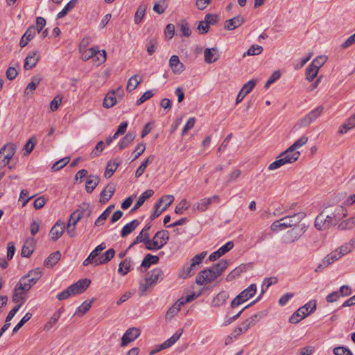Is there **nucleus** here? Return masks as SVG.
<instances>
[{"mask_svg": "<svg viewBox=\"0 0 355 355\" xmlns=\"http://www.w3.org/2000/svg\"><path fill=\"white\" fill-rule=\"evenodd\" d=\"M158 42L155 38H150L146 44L148 54L152 55L157 48Z\"/></svg>", "mask_w": 355, "mask_h": 355, "instance_id": "49530a36", "label": "nucleus"}, {"mask_svg": "<svg viewBox=\"0 0 355 355\" xmlns=\"http://www.w3.org/2000/svg\"><path fill=\"white\" fill-rule=\"evenodd\" d=\"M31 317L32 314L31 313H26L25 315L17 323V324L14 327L12 330L13 334L17 333L20 329V328L31 318Z\"/></svg>", "mask_w": 355, "mask_h": 355, "instance_id": "4d7b16f0", "label": "nucleus"}, {"mask_svg": "<svg viewBox=\"0 0 355 355\" xmlns=\"http://www.w3.org/2000/svg\"><path fill=\"white\" fill-rule=\"evenodd\" d=\"M319 69L309 64L306 69V76L309 81H312L316 77Z\"/></svg>", "mask_w": 355, "mask_h": 355, "instance_id": "3c124183", "label": "nucleus"}, {"mask_svg": "<svg viewBox=\"0 0 355 355\" xmlns=\"http://www.w3.org/2000/svg\"><path fill=\"white\" fill-rule=\"evenodd\" d=\"M66 228L65 223L58 220L53 226L49 232L51 239L53 241H57L63 234Z\"/></svg>", "mask_w": 355, "mask_h": 355, "instance_id": "9b49d317", "label": "nucleus"}, {"mask_svg": "<svg viewBox=\"0 0 355 355\" xmlns=\"http://www.w3.org/2000/svg\"><path fill=\"white\" fill-rule=\"evenodd\" d=\"M141 82V78L139 75H134L128 81L127 90L130 92L133 91Z\"/></svg>", "mask_w": 355, "mask_h": 355, "instance_id": "e433bc0d", "label": "nucleus"}, {"mask_svg": "<svg viewBox=\"0 0 355 355\" xmlns=\"http://www.w3.org/2000/svg\"><path fill=\"white\" fill-rule=\"evenodd\" d=\"M140 330L136 327L129 328L121 338V347H125L140 336Z\"/></svg>", "mask_w": 355, "mask_h": 355, "instance_id": "1a4fd4ad", "label": "nucleus"}, {"mask_svg": "<svg viewBox=\"0 0 355 355\" xmlns=\"http://www.w3.org/2000/svg\"><path fill=\"white\" fill-rule=\"evenodd\" d=\"M316 301L311 300L304 306L298 309L289 318V322L297 324L316 309Z\"/></svg>", "mask_w": 355, "mask_h": 355, "instance_id": "7ed1b4c3", "label": "nucleus"}, {"mask_svg": "<svg viewBox=\"0 0 355 355\" xmlns=\"http://www.w3.org/2000/svg\"><path fill=\"white\" fill-rule=\"evenodd\" d=\"M118 166V162H116L115 160H110L107 164V166L104 173L105 178H110L116 171Z\"/></svg>", "mask_w": 355, "mask_h": 355, "instance_id": "72a5a7b5", "label": "nucleus"}, {"mask_svg": "<svg viewBox=\"0 0 355 355\" xmlns=\"http://www.w3.org/2000/svg\"><path fill=\"white\" fill-rule=\"evenodd\" d=\"M325 214H329L338 223L341 219L347 216V210L340 205L328 206L324 209Z\"/></svg>", "mask_w": 355, "mask_h": 355, "instance_id": "6e6552de", "label": "nucleus"}, {"mask_svg": "<svg viewBox=\"0 0 355 355\" xmlns=\"http://www.w3.org/2000/svg\"><path fill=\"white\" fill-rule=\"evenodd\" d=\"M257 80H250L248 81L243 87L241 88V91L245 93L246 94H249L256 85Z\"/></svg>", "mask_w": 355, "mask_h": 355, "instance_id": "0e129e2a", "label": "nucleus"}, {"mask_svg": "<svg viewBox=\"0 0 355 355\" xmlns=\"http://www.w3.org/2000/svg\"><path fill=\"white\" fill-rule=\"evenodd\" d=\"M115 192V185L113 183L108 184L100 193L99 202L102 204L107 202Z\"/></svg>", "mask_w": 355, "mask_h": 355, "instance_id": "f8f14e48", "label": "nucleus"}, {"mask_svg": "<svg viewBox=\"0 0 355 355\" xmlns=\"http://www.w3.org/2000/svg\"><path fill=\"white\" fill-rule=\"evenodd\" d=\"M333 352L335 355H353L352 352L345 347H336Z\"/></svg>", "mask_w": 355, "mask_h": 355, "instance_id": "774afa93", "label": "nucleus"}, {"mask_svg": "<svg viewBox=\"0 0 355 355\" xmlns=\"http://www.w3.org/2000/svg\"><path fill=\"white\" fill-rule=\"evenodd\" d=\"M82 218L83 211H80L79 210V209H77L70 215L68 223H71V224H74V225H76L78 222Z\"/></svg>", "mask_w": 355, "mask_h": 355, "instance_id": "8fccbe9b", "label": "nucleus"}, {"mask_svg": "<svg viewBox=\"0 0 355 355\" xmlns=\"http://www.w3.org/2000/svg\"><path fill=\"white\" fill-rule=\"evenodd\" d=\"M178 27L180 28V31L182 33V35L185 37H189L191 34V31L189 28V24L187 22L185 19L181 20L178 24Z\"/></svg>", "mask_w": 355, "mask_h": 355, "instance_id": "c03bdc74", "label": "nucleus"}, {"mask_svg": "<svg viewBox=\"0 0 355 355\" xmlns=\"http://www.w3.org/2000/svg\"><path fill=\"white\" fill-rule=\"evenodd\" d=\"M306 216L305 213L298 212L291 216H286L282 218L273 222L270 226L272 231H277L288 227H292L299 224L302 220Z\"/></svg>", "mask_w": 355, "mask_h": 355, "instance_id": "f03ea898", "label": "nucleus"}, {"mask_svg": "<svg viewBox=\"0 0 355 355\" xmlns=\"http://www.w3.org/2000/svg\"><path fill=\"white\" fill-rule=\"evenodd\" d=\"M24 292L21 291L20 289H17V285L15 286L13 291L12 295V302L15 303L18 302L19 300H21V304L25 302L26 298L23 297V294Z\"/></svg>", "mask_w": 355, "mask_h": 355, "instance_id": "5fc2aeb1", "label": "nucleus"}, {"mask_svg": "<svg viewBox=\"0 0 355 355\" xmlns=\"http://www.w3.org/2000/svg\"><path fill=\"white\" fill-rule=\"evenodd\" d=\"M117 103L116 96H114V92H109L105 97L103 105L105 108H110L116 105Z\"/></svg>", "mask_w": 355, "mask_h": 355, "instance_id": "f704fd0d", "label": "nucleus"}, {"mask_svg": "<svg viewBox=\"0 0 355 355\" xmlns=\"http://www.w3.org/2000/svg\"><path fill=\"white\" fill-rule=\"evenodd\" d=\"M308 139H309V138L306 136L301 137L299 139H297L296 141H295V143L288 148V152L296 151V150L297 148H299L302 147V146H304V144H306L308 141Z\"/></svg>", "mask_w": 355, "mask_h": 355, "instance_id": "a18cd8bd", "label": "nucleus"}, {"mask_svg": "<svg viewBox=\"0 0 355 355\" xmlns=\"http://www.w3.org/2000/svg\"><path fill=\"white\" fill-rule=\"evenodd\" d=\"M114 208V205H110L105 209V210L100 215V216L96 220L94 225L96 226H100L103 224V221L105 220L109 216L111 211Z\"/></svg>", "mask_w": 355, "mask_h": 355, "instance_id": "a19ab883", "label": "nucleus"}, {"mask_svg": "<svg viewBox=\"0 0 355 355\" xmlns=\"http://www.w3.org/2000/svg\"><path fill=\"white\" fill-rule=\"evenodd\" d=\"M132 269L131 266V258H127L119 263L118 272L122 276H124Z\"/></svg>", "mask_w": 355, "mask_h": 355, "instance_id": "cd10ccee", "label": "nucleus"}, {"mask_svg": "<svg viewBox=\"0 0 355 355\" xmlns=\"http://www.w3.org/2000/svg\"><path fill=\"white\" fill-rule=\"evenodd\" d=\"M213 51L216 52L217 49L216 48H212V49H206L204 52V56H205V61L206 63L211 64L215 62L218 59L219 55H216L215 53H213Z\"/></svg>", "mask_w": 355, "mask_h": 355, "instance_id": "c756f323", "label": "nucleus"}, {"mask_svg": "<svg viewBox=\"0 0 355 355\" xmlns=\"http://www.w3.org/2000/svg\"><path fill=\"white\" fill-rule=\"evenodd\" d=\"M159 258L158 256L148 254L145 256L141 262V266L144 268H149L151 264H156L159 262Z\"/></svg>", "mask_w": 355, "mask_h": 355, "instance_id": "c9c22d12", "label": "nucleus"}, {"mask_svg": "<svg viewBox=\"0 0 355 355\" xmlns=\"http://www.w3.org/2000/svg\"><path fill=\"white\" fill-rule=\"evenodd\" d=\"M245 22L243 17L241 15L236 16L225 21L224 28L229 31H232L241 26Z\"/></svg>", "mask_w": 355, "mask_h": 355, "instance_id": "f3484780", "label": "nucleus"}, {"mask_svg": "<svg viewBox=\"0 0 355 355\" xmlns=\"http://www.w3.org/2000/svg\"><path fill=\"white\" fill-rule=\"evenodd\" d=\"M287 151H288V148L279 155L280 157H282V158H284V157H286V159L289 158V159H291V158L295 159H291L290 162H288V163H293L294 162L297 160V159L299 158L300 155L299 151H290V152H287Z\"/></svg>", "mask_w": 355, "mask_h": 355, "instance_id": "37998d69", "label": "nucleus"}, {"mask_svg": "<svg viewBox=\"0 0 355 355\" xmlns=\"http://www.w3.org/2000/svg\"><path fill=\"white\" fill-rule=\"evenodd\" d=\"M234 247V243L232 241H228L224 245L220 247L218 250L212 252L209 257L211 261H214L224 255L226 252H229Z\"/></svg>", "mask_w": 355, "mask_h": 355, "instance_id": "ddd939ff", "label": "nucleus"}, {"mask_svg": "<svg viewBox=\"0 0 355 355\" xmlns=\"http://www.w3.org/2000/svg\"><path fill=\"white\" fill-rule=\"evenodd\" d=\"M219 16L216 14H207L205 17V22L209 25L216 24L218 21Z\"/></svg>", "mask_w": 355, "mask_h": 355, "instance_id": "338daca9", "label": "nucleus"}, {"mask_svg": "<svg viewBox=\"0 0 355 355\" xmlns=\"http://www.w3.org/2000/svg\"><path fill=\"white\" fill-rule=\"evenodd\" d=\"M36 283L37 282H35L33 278L24 275L20 278L19 282L17 284V289H20L21 291L26 293L31 289L32 286Z\"/></svg>", "mask_w": 355, "mask_h": 355, "instance_id": "4468645a", "label": "nucleus"}, {"mask_svg": "<svg viewBox=\"0 0 355 355\" xmlns=\"http://www.w3.org/2000/svg\"><path fill=\"white\" fill-rule=\"evenodd\" d=\"M35 249V241L33 239H28L25 241L22 249L21 256L23 257H29Z\"/></svg>", "mask_w": 355, "mask_h": 355, "instance_id": "aec40b11", "label": "nucleus"}, {"mask_svg": "<svg viewBox=\"0 0 355 355\" xmlns=\"http://www.w3.org/2000/svg\"><path fill=\"white\" fill-rule=\"evenodd\" d=\"M35 34H36L35 26L33 25L29 26L21 37L20 42H19V46L21 48H24L26 46H27L28 42L34 38Z\"/></svg>", "mask_w": 355, "mask_h": 355, "instance_id": "a211bd4d", "label": "nucleus"}, {"mask_svg": "<svg viewBox=\"0 0 355 355\" xmlns=\"http://www.w3.org/2000/svg\"><path fill=\"white\" fill-rule=\"evenodd\" d=\"M150 227L151 225L150 223L146 224L132 243L128 247V249L139 243H144L146 248L151 251H155L162 248L169 240L168 232L164 230L157 231L153 239H150L148 234Z\"/></svg>", "mask_w": 355, "mask_h": 355, "instance_id": "f257e3e1", "label": "nucleus"}, {"mask_svg": "<svg viewBox=\"0 0 355 355\" xmlns=\"http://www.w3.org/2000/svg\"><path fill=\"white\" fill-rule=\"evenodd\" d=\"M181 305L180 303L179 304L175 303L170 307L166 313V318L171 319L173 317L180 311Z\"/></svg>", "mask_w": 355, "mask_h": 355, "instance_id": "bf43d9fd", "label": "nucleus"}, {"mask_svg": "<svg viewBox=\"0 0 355 355\" xmlns=\"http://www.w3.org/2000/svg\"><path fill=\"white\" fill-rule=\"evenodd\" d=\"M78 0H71L67 3L63 9L57 15L58 19L65 17L70 11H71L77 5Z\"/></svg>", "mask_w": 355, "mask_h": 355, "instance_id": "2f4dec72", "label": "nucleus"}, {"mask_svg": "<svg viewBox=\"0 0 355 355\" xmlns=\"http://www.w3.org/2000/svg\"><path fill=\"white\" fill-rule=\"evenodd\" d=\"M169 66L175 74L181 73L185 69L184 65L180 62L179 57L173 55L169 60Z\"/></svg>", "mask_w": 355, "mask_h": 355, "instance_id": "6ab92c4d", "label": "nucleus"}, {"mask_svg": "<svg viewBox=\"0 0 355 355\" xmlns=\"http://www.w3.org/2000/svg\"><path fill=\"white\" fill-rule=\"evenodd\" d=\"M139 224L140 222L137 219H135L131 222L127 223L125 225H124L121 232V236L122 238L126 237L128 234L132 233Z\"/></svg>", "mask_w": 355, "mask_h": 355, "instance_id": "4be33fe9", "label": "nucleus"}, {"mask_svg": "<svg viewBox=\"0 0 355 355\" xmlns=\"http://www.w3.org/2000/svg\"><path fill=\"white\" fill-rule=\"evenodd\" d=\"M61 254L59 251L51 253L44 261V265L46 267H53L60 259Z\"/></svg>", "mask_w": 355, "mask_h": 355, "instance_id": "7c9ffc66", "label": "nucleus"}, {"mask_svg": "<svg viewBox=\"0 0 355 355\" xmlns=\"http://www.w3.org/2000/svg\"><path fill=\"white\" fill-rule=\"evenodd\" d=\"M183 333V329H179L177 331L171 338L165 340L162 344L159 345V349H165L170 347H171L173 345H174L181 337L182 334Z\"/></svg>", "mask_w": 355, "mask_h": 355, "instance_id": "412c9836", "label": "nucleus"}, {"mask_svg": "<svg viewBox=\"0 0 355 355\" xmlns=\"http://www.w3.org/2000/svg\"><path fill=\"white\" fill-rule=\"evenodd\" d=\"M228 298L229 293L226 291H221L215 297H214L211 302V306L218 307L224 304Z\"/></svg>", "mask_w": 355, "mask_h": 355, "instance_id": "b1692460", "label": "nucleus"}, {"mask_svg": "<svg viewBox=\"0 0 355 355\" xmlns=\"http://www.w3.org/2000/svg\"><path fill=\"white\" fill-rule=\"evenodd\" d=\"M228 265V261L226 259H221L217 263L214 264L211 268L218 277L227 269Z\"/></svg>", "mask_w": 355, "mask_h": 355, "instance_id": "bb28decb", "label": "nucleus"}, {"mask_svg": "<svg viewBox=\"0 0 355 355\" xmlns=\"http://www.w3.org/2000/svg\"><path fill=\"white\" fill-rule=\"evenodd\" d=\"M37 51H33L28 54L24 64L25 70H29L35 67L40 60V56L37 55Z\"/></svg>", "mask_w": 355, "mask_h": 355, "instance_id": "dca6fc26", "label": "nucleus"}, {"mask_svg": "<svg viewBox=\"0 0 355 355\" xmlns=\"http://www.w3.org/2000/svg\"><path fill=\"white\" fill-rule=\"evenodd\" d=\"M136 132H129L119 143V149L122 150L127 147L136 137Z\"/></svg>", "mask_w": 355, "mask_h": 355, "instance_id": "473e14b6", "label": "nucleus"}, {"mask_svg": "<svg viewBox=\"0 0 355 355\" xmlns=\"http://www.w3.org/2000/svg\"><path fill=\"white\" fill-rule=\"evenodd\" d=\"M146 278L148 282L154 285L164 279V274L160 268H156L148 273Z\"/></svg>", "mask_w": 355, "mask_h": 355, "instance_id": "2eb2a0df", "label": "nucleus"}, {"mask_svg": "<svg viewBox=\"0 0 355 355\" xmlns=\"http://www.w3.org/2000/svg\"><path fill=\"white\" fill-rule=\"evenodd\" d=\"M154 94H155L153 93V90H148V91L144 92L142 94V96L139 99H137L136 104L137 105L142 104L143 103H144L145 101H146L147 100H148L151 97H153L154 96Z\"/></svg>", "mask_w": 355, "mask_h": 355, "instance_id": "69168bd1", "label": "nucleus"}, {"mask_svg": "<svg viewBox=\"0 0 355 355\" xmlns=\"http://www.w3.org/2000/svg\"><path fill=\"white\" fill-rule=\"evenodd\" d=\"M115 255V250L113 248H110L107 250L102 256L100 257V261H96L95 266L105 264L109 262Z\"/></svg>", "mask_w": 355, "mask_h": 355, "instance_id": "c85d7f7f", "label": "nucleus"}, {"mask_svg": "<svg viewBox=\"0 0 355 355\" xmlns=\"http://www.w3.org/2000/svg\"><path fill=\"white\" fill-rule=\"evenodd\" d=\"M99 183V177L97 175H90L88 176L87 181H86V185H85V189L87 193H92L94 189L96 187V186Z\"/></svg>", "mask_w": 355, "mask_h": 355, "instance_id": "393cba45", "label": "nucleus"}, {"mask_svg": "<svg viewBox=\"0 0 355 355\" xmlns=\"http://www.w3.org/2000/svg\"><path fill=\"white\" fill-rule=\"evenodd\" d=\"M92 303V300L85 301L76 310V314L78 315L79 313H81V315H84L86 312H87L89 309L91 308Z\"/></svg>", "mask_w": 355, "mask_h": 355, "instance_id": "6e6d98bb", "label": "nucleus"}, {"mask_svg": "<svg viewBox=\"0 0 355 355\" xmlns=\"http://www.w3.org/2000/svg\"><path fill=\"white\" fill-rule=\"evenodd\" d=\"M257 292V285L250 284L247 288L240 293L231 302V307L234 309L241 304L246 302L248 299L253 297Z\"/></svg>", "mask_w": 355, "mask_h": 355, "instance_id": "423d86ee", "label": "nucleus"}, {"mask_svg": "<svg viewBox=\"0 0 355 355\" xmlns=\"http://www.w3.org/2000/svg\"><path fill=\"white\" fill-rule=\"evenodd\" d=\"M174 197L172 195L163 196L155 205L154 212L150 216V219L153 220L157 218L163 211H164L173 202Z\"/></svg>", "mask_w": 355, "mask_h": 355, "instance_id": "39448f33", "label": "nucleus"}, {"mask_svg": "<svg viewBox=\"0 0 355 355\" xmlns=\"http://www.w3.org/2000/svg\"><path fill=\"white\" fill-rule=\"evenodd\" d=\"M211 204V199L208 198H205L198 201L196 204L193 205V209L198 210L201 212L206 211L209 205Z\"/></svg>", "mask_w": 355, "mask_h": 355, "instance_id": "4c0bfd02", "label": "nucleus"}, {"mask_svg": "<svg viewBox=\"0 0 355 355\" xmlns=\"http://www.w3.org/2000/svg\"><path fill=\"white\" fill-rule=\"evenodd\" d=\"M91 281L88 279H82L69 286L72 295L83 293L89 286Z\"/></svg>", "mask_w": 355, "mask_h": 355, "instance_id": "9d476101", "label": "nucleus"}, {"mask_svg": "<svg viewBox=\"0 0 355 355\" xmlns=\"http://www.w3.org/2000/svg\"><path fill=\"white\" fill-rule=\"evenodd\" d=\"M325 212L323 210L315 220V227L318 230H323L329 228L328 223H326Z\"/></svg>", "mask_w": 355, "mask_h": 355, "instance_id": "a878e982", "label": "nucleus"}, {"mask_svg": "<svg viewBox=\"0 0 355 355\" xmlns=\"http://www.w3.org/2000/svg\"><path fill=\"white\" fill-rule=\"evenodd\" d=\"M194 275L188 263H185L179 272V277L182 279H187Z\"/></svg>", "mask_w": 355, "mask_h": 355, "instance_id": "de8ad7c7", "label": "nucleus"}, {"mask_svg": "<svg viewBox=\"0 0 355 355\" xmlns=\"http://www.w3.org/2000/svg\"><path fill=\"white\" fill-rule=\"evenodd\" d=\"M146 8H147V6L144 4H141L137 8V10L135 15V19H134L135 23L136 24H140L141 21H142V19H144V17L145 16Z\"/></svg>", "mask_w": 355, "mask_h": 355, "instance_id": "ea45409f", "label": "nucleus"}, {"mask_svg": "<svg viewBox=\"0 0 355 355\" xmlns=\"http://www.w3.org/2000/svg\"><path fill=\"white\" fill-rule=\"evenodd\" d=\"M277 281H278L277 278L275 277H270L266 278L264 280V283L261 286V288H262L261 293H263L265 290H266L270 286L277 284Z\"/></svg>", "mask_w": 355, "mask_h": 355, "instance_id": "052dcab7", "label": "nucleus"}, {"mask_svg": "<svg viewBox=\"0 0 355 355\" xmlns=\"http://www.w3.org/2000/svg\"><path fill=\"white\" fill-rule=\"evenodd\" d=\"M218 278L211 267L207 268L200 271L196 277V283L202 286L210 284Z\"/></svg>", "mask_w": 355, "mask_h": 355, "instance_id": "0eeeda50", "label": "nucleus"}, {"mask_svg": "<svg viewBox=\"0 0 355 355\" xmlns=\"http://www.w3.org/2000/svg\"><path fill=\"white\" fill-rule=\"evenodd\" d=\"M263 51V47L259 45H252L250 49L248 50L246 53H244L243 56H245V55H259Z\"/></svg>", "mask_w": 355, "mask_h": 355, "instance_id": "13d9d810", "label": "nucleus"}, {"mask_svg": "<svg viewBox=\"0 0 355 355\" xmlns=\"http://www.w3.org/2000/svg\"><path fill=\"white\" fill-rule=\"evenodd\" d=\"M327 59V58L325 56H318L315 58L310 64L316 67V69H320V68L325 63Z\"/></svg>", "mask_w": 355, "mask_h": 355, "instance_id": "680f3d73", "label": "nucleus"}, {"mask_svg": "<svg viewBox=\"0 0 355 355\" xmlns=\"http://www.w3.org/2000/svg\"><path fill=\"white\" fill-rule=\"evenodd\" d=\"M324 111V106L319 105L315 109L311 110L304 116L299 119L296 125L299 128H304L310 125L317 119H318Z\"/></svg>", "mask_w": 355, "mask_h": 355, "instance_id": "20e7f679", "label": "nucleus"}, {"mask_svg": "<svg viewBox=\"0 0 355 355\" xmlns=\"http://www.w3.org/2000/svg\"><path fill=\"white\" fill-rule=\"evenodd\" d=\"M291 159H293L292 158L291 159H289V158L286 159V157H284V158H282V157H280V155H279L277 157V159L275 160V162H272L268 166V170L272 171V170L277 169V168L281 167L282 166H283L286 164H288V162H290Z\"/></svg>", "mask_w": 355, "mask_h": 355, "instance_id": "58836bf2", "label": "nucleus"}, {"mask_svg": "<svg viewBox=\"0 0 355 355\" xmlns=\"http://www.w3.org/2000/svg\"><path fill=\"white\" fill-rule=\"evenodd\" d=\"M243 266H239L232 270L226 277V280L227 282H232L236 277H239L243 271Z\"/></svg>", "mask_w": 355, "mask_h": 355, "instance_id": "09e8293b", "label": "nucleus"}, {"mask_svg": "<svg viewBox=\"0 0 355 355\" xmlns=\"http://www.w3.org/2000/svg\"><path fill=\"white\" fill-rule=\"evenodd\" d=\"M355 227V217H352L340 223L338 226V230H350Z\"/></svg>", "mask_w": 355, "mask_h": 355, "instance_id": "79ce46f5", "label": "nucleus"}, {"mask_svg": "<svg viewBox=\"0 0 355 355\" xmlns=\"http://www.w3.org/2000/svg\"><path fill=\"white\" fill-rule=\"evenodd\" d=\"M153 194L154 191L152 189H148L144 193H142L139 197V199L136 204L135 205L134 207L131 209V212H133L135 210L138 209L144 203V202L147 199L150 198Z\"/></svg>", "mask_w": 355, "mask_h": 355, "instance_id": "5701e85b", "label": "nucleus"}, {"mask_svg": "<svg viewBox=\"0 0 355 355\" xmlns=\"http://www.w3.org/2000/svg\"><path fill=\"white\" fill-rule=\"evenodd\" d=\"M280 76L281 73L279 71H274L266 81L264 86L265 88H268L269 86L277 81L280 78Z\"/></svg>", "mask_w": 355, "mask_h": 355, "instance_id": "e2e57ef3", "label": "nucleus"}, {"mask_svg": "<svg viewBox=\"0 0 355 355\" xmlns=\"http://www.w3.org/2000/svg\"><path fill=\"white\" fill-rule=\"evenodd\" d=\"M70 158L69 157H65L59 161L56 162L52 166L51 169L53 171H58L64 167L69 162Z\"/></svg>", "mask_w": 355, "mask_h": 355, "instance_id": "603ef678", "label": "nucleus"}, {"mask_svg": "<svg viewBox=\"0 0 355 355\" xmlns=\"http://www.w3.org/2000/svg\"><path fill=\"white\" fill-rule=\"evenodd\" d=\"M36 143H37L36 137L35 136L31 137L27 141L26 144L24 146V149L25 150L24 155L30 154L32 152Z\"/></svg>", "mask_w": 355, "mask_h": 355, "instance_id": "864d4df0", "label": "nucleus"}]
</instances>
